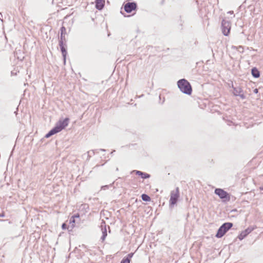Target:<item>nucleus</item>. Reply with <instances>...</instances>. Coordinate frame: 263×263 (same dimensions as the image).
Listing matches in <instances>:
<instances>
[{
  "label": "nucleus",
  "mask_w": 263,
  "mask_h": 263,
  "mask_svg": "<svg viewBox=\"0 0 263 263\" xmlns=\"http://www.w3.org/2000/svg\"><path fill=\"white\" fill-rule=\"evenodd\" d=\"M80 217V214H77L71 217L69 220V224H70V228H71V230H72L75 227V223L76 220L75 218H79Z\"/></svg>",
  "instance_id": "obj_8"
},
{
  "label": "nucleus",
  "mask_w": 263,
  "mask_h": 263,
  "mask_svg": "<svg viewBox=\"0 0 263 263\" xmlns=\"http://www.w3.org/2000/svg\"><path fill=\"white\" fill-rule=\"evenodd\" d=\"M69 119L66 118L64 120H60L56 124L55 127L46 135L45 137L48 138L52 135L60 132L65 129L69 124Z\"/></svg>",
  "instance_id": "obj_1"
},
{
  "label": "nucleus",
  "mask_w": 263,
  "mask_h": 263,
  "mask_svg": "<svg viewBox=\"0 0 263 263\" xmlns=\"http://www.w3.org/2000/svg\"><path fill=\"white\" fill-rule=\"evenodd\" d=\"M233 226V224L230 222H227L223 224L218 229V232L216 235L217 238L222 237L226 232L230 229Z\"/></svg>",
  "instance_id": "obj_3"
},
{
  "label": "nucleus",
  "mask_w": 263,
  "mask_h": 263,
  "mask_svg": "<svg viewBox=\"0 0 263 263\" xmlns=\"http://www.w3.org/2000/svg\"><path fill=\"white\" fill-rule=\"evenodd\" d=\"M178 86L183 92L191 95L192 91V87L189 82L185 79H181L178 82Z\"/></svg>",
  "instance_id": "obj_2"
},
{
  "label": "nucleus",
  "mask_w": 263,
  "mask_h": 263,
  "mask_svg": "<svg viewBox=\"0 0 263 263\" xmlns=\"http://www.w3.org/2000/svg\"><path fill=\"white\" fill-rule=\"evenodd\" d=\"M137 4L135 3H127L124 5V10L127 13H130L136 9Z\"/></svg>",
  "instance_id": "obj_7"
},
{
  "label": "nucleus",
  "mask_w": 263,
  "mask_h": 263,
  "mask_svg": "<svg viewBox=\"0 0 263 263\" xmlns=\"http://www.w3.org/2000/svg\"><path fill=\"white\" fill-rule=\"evenodd\" d=\"M60 46H61V51L62 52V54H63V57H64V58H65L66 55V50L63 45V41L60 42Z\"/></svg>",
  "instance_id": "obj_14"
},
{
  "label": "nucleus",
  "mask_w": 263,
  "mask_h": 263,
  "mask_svg": "<svg viewBox=\"0 0 263 263\" xmlns=\"http://www.w3.org/2000/svg\"><path fill=\"white\" fill-rule=\"evenodd\" d=\"M141 198L143 200L145 201H150L151 198L146 194H143L141 195Z\"/></svg>",
  "instance_id": "obj_17"
},
{
  "label": "nucleus",
  "mask_w": 263,
  "mask_h": 263,
  "mask_svg": "<svg viewBox=\"0 0 263 263\" xmlns=\"http://www.w3.org/2000/svg\"><path fill=\"white\" fill-rule=\"evenodd\" d=\"M254 92H255V93H257V92H258V90H257V89H255L254 90Z\"/></svg>",
  "instance_id": "obj_21"
},
{
  "label": "nucleus",
  "mask_w": 263,
  "mask_h": 263,
  "mask_svg": "<svg viewBox=\"0 0 263 263\" xmlns=\"http://www.w3.org/2000/svg\"><path fill=\"white\" fill-rule=\"evenodd\" d=\"M179 197V190L177 187L175 190L173 191L171 193V197L170 199V204L172 205H174L177 202Z\"/></svg>",
  "instance_id": "obj_5"
},
{
  "label": "nucleus",
  "mask_w": 263,
  "mask_h": 263,
  "mask_svg": "<svg viewBox=\"0 0 263 263\" xmlns=\"http://www.w3.org/2000/svg\"><path fill=\"white\" fill-rule=\"evenodd\" d=\"M105 4V0H96V7L98 10H101Z\"/></svg>",
  "instance_id": "obj_10"
},
{
  "label": "nucleus",
  "mask_w": 263,
  "mask_h": 263,
  "mask_svg": "<svg viewBox=\"0 0 263 263\" xmlns=\"http://www.w3.org/2000/svg\"><path fill=\"white\" fill-rule=\"evenodd\" d=\"M231 28V23L230 22L225 20L222 21L221 29L222 33L224 35L228 36L229 34Z\"/></svg>",
  "instance_id": "obj_6"
},
{
  "label": "nucleus",
  "mask_w": 263,
  "mask_h": 263,
  "mask_svg": "<svg viewBox=\"0 0 263 263\" xmlns=\"http://www.w3.org/2000/svg\"><path fill=\"white\" fill-rule=\"evenodd\" d=\"M247 235V234L244 232V231H242L241 233L238 235V238L239 240H242L245 237H246Z\"/></svg>",
  "instance_id": "obj_19"
},
{
  "label": "nucleus",
  "mask_w": 263,
  "mask_h": 263,
  "mask_svg": "<svg viewBox=\"0 0 263 263\" xmlns=\"http://www.w3.org/2000/svg\"><path fill=\"white\" fill-rule=\"evenodd\" d=\"M62 228L63 230H65L66 229H68L67 227V224L65 223H64L62 226Z\"/></svg>",
  "instance_id": "obj_20"
},
{
  "label": "nucleus",
  "mask_w": 263,
  "mask_h": 263,
  "mask_svg": "<svg viewBox=\"0 0 263 263\" xmlns=\"http://www.w3.org/2000/svg\"><path fill=\"white\" fill-rule=\"evenodd\" d=\"M61 39L62 41H63V40H65V35L66 33V30L65 27L63 26L61 27Z\"/></svg>",
  "instance_id": "obj_13"
},
{
  "label": "nucleus",
  "mask_w": 263,
  "mask_h": 263,
  "mask_svg": "<svg viewBox=\"0 0 263 263\" xmlns=\"http://www.w3.org/2000/svg\"><path fill=\"white\" fill-rule=\"evenodd\" d=\"M252 74L255 78H258L260 76V72L256 68H253L252 69Z\"/></svg>",
  "instance_id": "obj_12"
},
{
  "label": "nucleus",
  "mask_w": 263,
  "mask_h": 263,
  "mask_svg": "<svg viewBox=\"0 0 263 263\" xmlns=\"http://www.w3.org/2000/svg\"><path fill=\"white\" fill-rule=\"evenodd\" d=\"M103 235L102 236V239L104 241L107 236V230L106 227L104 229H102Z\"/></svg>",
  "instance_id": "obj_18"
},
{
  "label": "nucleus",
  "mask_w": 263,
  "mask_h": 263,
  "mask_svg": "<svg viewBox=\"0 0 263 263\" xmlns=\"http://www.w3.org/2000/svg\"><path fill=\"white\" fill-rule=\"evenodd\" d=\"M255 228H256V227H249L247 229L244 230L243 231L247 234V235H248L252 231H253Z\"/></svg>",
  "instance_id": "obj_15"
},
{
  "label": "nucleus",
  "mask_w": 263,
  "mask_h": 263,
  "mask_svg": "<svg viewBox=\"0 0 263 263\" xmlns=\"http://www.w3.org/2000/svg\"><path fill=\"white\" fill-rule=\"evenodd\" d=\"M133 255H134L133 253L128 254L126 257H124L122 260V261H121V263H130V259L133 257Z\"/></svg>",
  "instance_id": "obj_11"
},
{
  "label": "nucleus",
  "mask_w": 263,
  "mask_h": 263,
  "mask_svg": "<svg viewBox=\"0 0 263 263\" xmlns=\"http://www.w3.org/2000/svg\"><path fill=\"white\" fill-rule=\"evenodd\" d=\"M215 193L224 201H228L230 199L229 194L221 189H216L215 190Z\"/></svg>",
  "instance_id": "obj_4"
},
{
  "label": "nucleus",
  "mask_w": 263,
  "mask_h": 263,
  "mask_svg": "<svg viewBox=\"0 0 263 263\" xmlns=\"http://www.w3.org/2000/svg\"><path fill=\"white\" fill-rule=\"evenodd\" d=\"M133 172L135 173L137 175L140 176L143 179L148 178L150 177L149 174L139 171H134Z\"/></svg>",
  "instance_id": "obj_9"
},
{
  "label": "nucleus",
  "mask_w": 263,
  "mask_h": 263,
  "mask_svg": "<svg viewBox=\"0 0 263 263\" xmlns=\"http://www.w3.org/2000/svg\"><path fill=\"white\" fill-rule=\"evenodd\" d=\"M255 228H256V227H249L247 229L244 230L243 231L247 234V235H248L252 231H253Z\"/></svg>",
  "instance_id": "obj_16"
}]
</instances>
